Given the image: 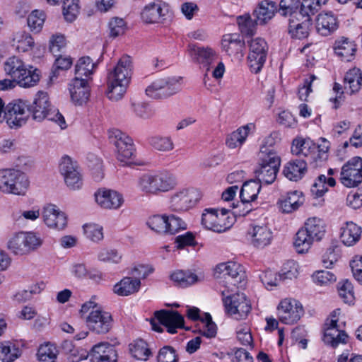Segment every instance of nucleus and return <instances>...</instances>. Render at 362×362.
<instances>
[{"label": "nucleus", "mask_w": 362, "mask_h": 362, "mask_svg": "<svg viewBox=\"0 0 362 362\" xmlns=\"http://www.w3.org/2000/svg\"><path fill=\"white\" fill-rule=\"evenodd\" d=\"M136 185L146 196H158L174 189L177 180L173 173L166 170L146 173L138 177Z\"/></svg>", "instance_id": "obj_1"}, {"label": "nucleus", "mask_w": 362, "mask_h": 362, "mask_svg": "<svg viewBox=\"0 0 362 362\" xmlns=\"http://www.w3.org/2000/svg\"><path fill=\"white\" fill-rule=\"evenodd\" d=\"M4 69L6 74L21 87H32L40 81V70L32 66L28 69L23 61L18 57H8L4 64Z\"/></svg>", "instance_id": "obj_2"}, {"label": "nucleus", "mask_w": 362, "mask_h": 362, "mask_svg": "<svg viewBox=\"0 0 362 362\" xmlns=\"http://www.w3.org/2000/svg\"><path fill=\"white\" fill-rule=\"evenodd\" d=\"M324 221L317 217L309 218L304 227L298 230L296 234L294 246L298 253L307 252L314 241L320 240L325 234Z\"/></svg>", "instance_id": "obj_3"}, {"label": "nucleus", "mask_w": 362, "mask_h": 362, "mask_svg": "<svg viewBox=\"0 0 362 362\" xmlns=\"http://www.w3.org/2000/svg\"><path fill=\"white\" fill-rule=\"evenodd\" d=\"M258 156L259 165L255 170L258 182L266 185L273 183L280 166V157L274 149L267 146H260Z\"/></svg>", "instance_id": "obj_4"}, {"label": "nucleus", "mask_w": 362, "mask_h": 362, "mask_svg": "<svg viewBox=\"0 0 362 362\" xmlns=\"http://www.w3.org/2000/svg\"><path fill=\"white\" fill-rule=\"evenodd\" d=\"M80 312L82 315L87 314L86 322L90 330L97 334H105L111 329V314L103 310L95 302L90 300L83 303Z\"/></svg>", "instance_id": "obj_5"}, {"label": "nucleus", "mask_w": 362, "mask_h": 362, "mask_svg": "<svg viewBox=\"0 0 362 362\" xmlns=\"http://www.w3.org/2000/svg\"><path fill=\"white\" fill-rule=\"evenodd\" d=\"M30 186L28 175L14 168L0 170V191L4 194L24 195Z\"/></svg>", "instance_id": "obj_6"}, {"label": "nucleus", "mask_w": 362, "mask_h": 362, "mask_svg": "<svg viewBox=\"0 0 362 362\" xmlns=\"http://www.w3.org/2000/svg\"><path fill=\"white\" fill-rule=\"evenodd\" d=\"M30 117V105L18 99L8 103L4 108L3 119L11 128H19L25 124Z\"/></svg>", "instance_id": "obj_7"}, {"label": "nucleus", "mask_w": 362, "mask_h": 362, "mask_svg": "<svg viewBox=\"0 0 362 362\" xmlns=\"http://www.w3.org/2000/svg\"><path fill=\"white\" fill-rule=\"evenodd\" d=\"M215 274H222L225 276L227 287L233 291V287L242 288L245 286L246 274L244 267L235 262H222L217 264L214 269Z\"/></svg>", "instance_id": "obj_8"}, {"label": "nucleus", "mask_w": 362, "mask_h": 362, "mask_svg": "<svg viewBox=\"0 0 362 362\" xmlns=\"http://www.w3.org/2000/svg\"><path fill=\"white\" fill-rule=\"evenodd\" d=\"M229 210L221 209V213L214 209H206L202 216V224L206 228L216 233H223L229 229L233 221V218L228 214Z\"/></svg>", "instance_id": "obj_9"}, {"label": "nucleus", "mask_w": 362, "mask_h": 362, "mask_svg": "<svg viewBox=\"0 0 362 362\" xmlns=\"http://www.w3.org/2000/svg\"><path fill=\"white\" fill-rule=\"evenodd\" d=\"M198 189L186 188L174 193L170 199V209L173 211H186L194 207L201 199Z\"/></svg>", "instance_id": "obj_10"}, {"label": "nucleus", "mask_w": 362, "mask_h": 362, "mask_svg": "<svg viewBox=\"0 0 362 362\" xmlns=\"http://www.w3.org/2000/svg\"><path fill=\"white\" fill-rule=\"evenodd\" d=\"M248 65L252 73L257 74L262 70L266 62L268 45L264 39L258 37L248 42Z\"/></svg>", "instance_id": "obj_11"}, {"label": "nucleus", "mask_w": 362, "mask_h": 362, "mask_svg": "<svg viewBox=\"0 0 362 362\" xmlns=\"http://www.w3.org/2000/svg\"><path fill=\"white\" fill-rule=\"evenodd\" d=\"M155 319L151 320L152 329L158 332H162L163 329L160 325L167 328V331L170 334L177 332V328H181L184 325L183 317L177 311L161 310L156 311L154 313Z\"/></svg>", "instance_id": "obj_12"}, {"label": "nucleus", "mask_w": 362, "mask_h": 362, "mask_svg": "<svg viewBox=\"0 0 362 362\" xmlns=\"http://www.w3.org/2000/svg\"><path fill=\"white\" fill-rule=\"evenodd\" d=\"M89 360L90 362H117V353L115 348L107 342L95 345L90 352L81 349L79 358L75 361Z\"/></svg>", "instance_id": "obj_13"}, {"label": "nucleus", "mask_w": 362, "mask_h": 362, "mask_svg": "<svg viewBox=\"0 0 362 362\" xmlns=\"http://www.w3.org/2000/svg\"><path fill=\"white\" fill-rule=\"evenodd\" d=\"M278 320L286 325L296 323L304 313L302 304L293 298H284L277 306Z\"/></svg>", "instance_id": "obj_14"}, {"label": "nucleus", "mask_w": 362, "mask_h": 362, "mask_svg": "<svg viewBox=\"0 0 362 362\" xmlns=\"http://www.w3.org/2000/svg\"><path fill=\"white\" fill-rule=\"evenodd\" d=\"M109 137L116 147L117 160L127 163L134 156L135 150L132 139L117 129L110 130Z\"/></svg>", "instance_id": "obj_15"}, {"label": "nucleus", "mask_w": 362, "mask_h": 362, "mask_svg": "<svg viewBox=\"0 0 362 362\" xmlns=\"http://www.w3.org/2000/svg\"><path fill=\"white\" fill-rule=\"evenodd\" d=\"M41 240L34 233L20 232L8 242V248L16 255H24L41 245Z\"/></svg>", "instance_id": "obj_16"}, {"label": "nucleus", "mask_w": 362, "mask_h": 362, "mask_svg": "<svg viewBox=\"0 0 362 362\" xmlns=\"http://www.w3.org/2000/svg\"><path fill=\"white\" fill-rule=\"evenodd\" d=\"M180 90L179 80L175 78H163L155 80L146 89V95L154 99L169 97Z\"/></svg>", "instance_id": "obj_17"}, {"label": "nucleus", "mask_w": 362, "mask_h": 362, "mask_svg": "<svg viewBox=\"0 0 362 362\" xmlns=\"http://www.w3.org/2000/svg\"><path fill=\"white\" fill-rule=\"evenodd\" d=\"M340 182L347 187H354L362 182V158L354 157L344 163L340 172Z\"/></svg>", "instance_id": "obj_18"}, {"label": "nucleus", "mask_w": 362, "mask_h": 362, "mask_svg": "<svg viewBox=\"0 0 362 362\" xmlns=\"http://www.w3.org/2000/svg\"><path fill=\"white\" fill-rule=\"evenodd\" d=\"M340 310H334L330 315V320L325 325L323 341L325 344L335 348L340 344H345L348 341L349 337L344 331L340 330L337 327L338 315Z\"/></svg>", "instance_id": "obj_19"}, {"label": "nucleus", "mask_w": 362, "mask_h": 362, "mask_svg": "<svg viewBox=\"0 0 362 362\" xmlns=\"http://www.w3.org/2000/svg\"><path fill=\"white\" fill-rule=\"evenodd\" d=\"M59 172L64 177L66 186L72 190L80 189L83 185L82 176L78 166L69 156L62 158L59 163Z\"/></svg>", "instance_id": "obj_20"}, {"label": "nucleus", "mask_w": 362, "mask_h": 362, "mask_svg": "<svg viewBox=\"0 0 362 362\" xmlns=\"http://www.w3.org/2000/svg\"><path fill=\"white\" fill-rule=\"evenodd\" d=\"M226 312L235 318H243L250 312L251 306L243 293H236L223 298Z\"/></svg>", "instance_id": "obj_21"}, {"label": "nucleus", "mask_w": 362, "mask_h": 362, "mask_svg": "<svg viewBox=\"0 0 362 362\" xmlns=\"http://www.w3.org/2000/svg\"><path fill=\"white\" fill-rule=\"evenodd\" d=\"M325 150L320 149V146L317 145L310 139H303L301 137L293 139L291 146V153L297 156H304L313 160L317 158H321L322 154H325L328 146Z\"/></svg>", "instance_id": "obj_22"}, {"label": "nucleus", "mask_w": 362, "mask_h": 362, "mask_svg": "<svg viewBox=\"0 0 362 362\" xmlns=\"http://www.w3.org/2000/svg\"><path fill=\"white\" fill-rule=\"evenodd\" d=\"M251 244L257 248H264L271 244L273 233L267 224H252L247 232Z\"/></svg>", "instance_id": "obj_23"}, {"label": "nucleus", "mask_w": 362, "mask_h": 362, "mask_svg": "<svg viewBox=\"0 0 362 362\" xmlns=\"http://www.w3.org/2000/svg\"><path fill=\"white\" fill-rule=\"evenodd\" d=\"M187 51L192 59L202 64L207 71L218 57L217 52L210 47H199L194 44H189Z\"/></svg>", "instance_id": "obj_24"}, {"label": "nucleus", "mask_w": 362, "mask_h": 362, "mask_svg": "<svg viewBox=\"0 0 362 362\" xmlns=\"http://www.w3.org/2000/svg\"><path fill=\"white\" fill-rule=\"evenodd\" d=\"M132 73V66L129 57H123L115 68L109 71L107 80L129 86Z\"/></svg>", "instance_id": "obj_25"}, {"label": "nucleus", "mask_w": 362, "mask_h": 362, "mask_svg": "<svg viewBox=\"0 0 362 362\" xmlns=\"http://www.w3.org/2000/svg\"><path fill=\"white\" fill-rule=\"evenodd\" d=\"M95 197L98 204L107 209H117L124 203L123 196L111 189H98L95 193Z\"/></svg>", "instance_id": "obj_26"}, {"label": "nucleus", "mask_w": 362, "mask_h": 362, "mask_svg": "<svg viewBox=\"0 0 362 362\" xmlns=\"http://www.w3.org/2000/svg\"><path fill=\"white\" fill-rule=\"evenodd\" d=\"M42 218L45 224L49 228L62 230L67 224L65 214L54 204H47L43 208Z\"/></svg>", "instance_id": "obj_27"}, {"label": "nucleus", "mask_w": 362, "mask_h": 362, "mask_svg": "<svg viewBox=\"0 0 362 362\" xmlns=\"http://www.w3.org/2000/svg\"><path fill=\"white\" fill-rule=\"evenodd\" d=\"M333 50L341 61L351 62L354 59L357 46L354 41L346 37L337 38L333 45Z\"/></svg>", "instance_id": "obj_28"}, {"label": "nucleus", "mask_w": 362, "mask_h": 362, "mask_svg": "<svg viewBox=\"0 0 362 362\" xmlns=\"http://www.w3.org/2000/svg\"><path fill=\"white\" fill-rule=\"evenodd\" d=\"M168 6L155 2L146 5L141 12V18L145 23H160L165 20Z\"/></svg>", "instance_id": "obj_29"}, {"label": "nucleus", "mask_w": 362, "mask_h": 362, "mask_svg": "<svg viewBox=\"0 0 362 362\" xmlns=\"http://www.w3.org/2000/svg\"><path fill=\"white\" fill-rule=\"evenodd\" d=\"M221 47L229 56L240 58L243 57L245 42L237 33L226 34L221 40Z\"/></svg>", "instance_id": "obj_30"}, {"label": "nucleus", "mask_w": 362, "mask_h": 362, "mask_svg": "<svg viewBox=\"0 0 362 362\" xmlns=\"http://www.w3.org/2000/svg\"><path fill=\"white\" fill-rule=\"evenodd\" d=\"M311 25L310 17L288 18V31L292 38L302 40L309 35Z\"/></svg>", "instance_id": "obj_31"}, {"label": "nucleus", "mask_w": 362, "mask_h": 362, "mask_svg": "<svg viewBox=\"0 0 362 362\" xmlns=\"http://www.w3.org/2000/svg\"><path fill=\"white\" fill-rule=\"evenodd\" d=\"M255 129V125L253 123H248L240 127L226 136V146L230 149L240 148L245 142L250 132Z\"/></svg>", "instance_id": "obj_32"}, {"label": "nucleus", "mask_w": 362, "mask_h": 362, "mask_svg": "<svg viewBox=\"0 0 362 362\" xmlns=\"http://www.w3.org/2000/svg\"><path fill=\"white\" fill-rule=\"evenodd\" d=\"M51 106L48 94L45 92L39 91L30 105V115L34 120L41 122L45 119V113Z\"/></svg>", "instance_id": "obj_33"}, {"label": "nucleus", "mask_w": 362, "mask_h": 362, "mask_svg": "<svg viewBox=\"0 0 362 362\" xmlns=\"http://www.w3.org/2000/svg\"><path fill=\"white\" fill-rule=\"evenodd\" d=\"M307 170L306 161L302 159H294L284 165L282 173L288 180L297 182L303 177Z\"/></svg>", "instance_id": "obj_34"}, {"label": "nucleus", "mask_w": 362, "mask_h": 362, "mask_svg": "<svg viewBox=\"0 0 362 362\" xmlns=\"http://www.w3.org/2000/svg\"><path fill=\"white\" fill-rule=\"evenodd\" d=\"M361 228L352 221L346 222L340 228V240L347 247L355 245L361 238Z\"/></svg>", "instance_id": "obj_35"}, {"label": "nucleus", "mask_w": 362, "mask_h": 362, "mask_svg": "<svg viewBox=\"0 0 362 362\" xmlns=\"http://www.w3.org/2000/svg\"><path fill=\"white\" fill-rule=\"evenodd\" d=\"M72 100L79 105L86 103L90 95V89L87 79L74 78L69 87Z\"/></svg>", "instance_id": "obj_36"}, {"label": "nucleus", "mask_w": 362, "mask_h": 362, "mask_svg": "<svg viewBox=\"0 0 362 362\" xmlns=\"http://www.w3.org/2000/svg\"><path fill=\"white\" fill-rule=\"evenodd\" d=\"M304 198L302 192L295 190L281 196L278 202L279 209L284 213H291L303 204Z\"/></svg>", "instance_id": "obj_37"}, {"label": "nucleus", "mask_w": 362, "mask_h": 362, "mask_svg": "<svg viewBox=\"0 0 362 362\" xmlns=\"http://www.w3.org/2000/svg\"><path fill=\"white\" fill-rule=\"evenodd\" d=\"M338 28V21L332 13H321L316 19V29L323 36H327Z\"/></svg>", "instance_id": "obj_38"}, {"label": "nucleus", "mask_w": 362, "mask_h": 362, "mask_svg": "<svg viewBox=\"0 0 362 362\" xmlns=\"http://www.w3.org/2000/svg\"><path fill=\"white\" fill-rule=\"evenodd\" d=\"M276 11L277 6L274 1L269 0L261 1L255 11L257 18L256 23L265 24L274 17Z\"/></svg>", "instance_id": "obj_39"}, {"label": "nucleus", "mask_w": 362, "mask_h": 362, "mask_svg": "<svg viewBox=\"0 0 362 362\" xmlns=\"http://www.w3.org/2000/svg\"><path fill=\"white\" fill-rule=\"evenodd\" d=\"M12 46L18 52H25L31 50L35 45L32 36L24 30L14 33L11 38Z\"/></svg>", "instance_id": "obj_40"}, {"label": "nucleus", "mask_w": 362, "mask_h": 362, "mask_svg": "<svg viewBox=\"0 0 362 362\" xmlns=\"http://www.w3.org/2000/svg\"><path fill=\"white\" fill-rule=\"evenodd\" d=\"M344 89L354 94L359 91L362 86V74L359 69L353 68L349 70L344 78Z\"/></svg>", "instance_id": "obj_41"}, {"label": "nucleus", "mask_w": 362, "mask_h": 362, "mask_svg": "<svg viewBox=\"0 0 362 362\" xmlns=\"http://www.w3.org/2000/svg\"><path fill=\"white\" fill-rule=\"evenodd\" d=\"M141 286V281L131 277H124L114 286V292L121 296H127L136 293Z\"/></svg>", "instance_id": "obj_42"}, {"label": "nucleus", "mask_w": 362, "mask_h": 362, "mask_svg": "<svg viewBox=\"0 0 362 362\" xmlns=\"http://www.w3.org/2000/svg\"><path fill=\"white\" fill-rule=\"evenodd\" d=\"M22 354V350L14 343L6 341L0 343V360L2 362H13Z\"/></svg>", "instance_id": "obj_43"}, {"label": "nucleus", "mask_w": 362, "mask_h": 362, "mask_svg": "<svg viewBox=\"0 0 362 362\" xmlns=\"http://www.w3.org/2000/svg\"><path fill=\"white\" fill-rule=\"evenodd\" d=\"M261 189V183L255 180L245 182L240 189V197L243 203L255 201Z\"/></svg>", "instance_id": "obj_44"}, {"label": "nucleus", "mask_w": 362, "mask_h": 362, "mask_svg": "<svg viewBox=\"0 0 362 362\" xmlns=\"http://www.w3.org/2000/svg\"><path fill=\"white\" fill-rule=\"evenodd\" d=\"M129 351L136 360L147 361L152 354L148 344L141 339H138L129 344Z\"/></svg>", "instance_id": "obj_45"}, {"label": "nucleus", "mask_w": 362, "mask_h": 362, "mask_svg": "<svg viewBox=\"0 0 362 362\" xmlns=\"http://www.w3.org/2000/svg\"><path fill=\"white\" fill-rule=\"evenodd\" d=\"M300 4V0H281L279 13L283 16H289V18H299L301 16Z\"/></svg>", "instance_id": "obj_46"}, {"label": "nucleus", "mask_w": 362, "mask_h": 362, "mask_svg": "<svg viewBox=\"0 0 362 362\" xmlns=\"http://www.w3.org/2000/svg\"><path fill=\"white\" fill-rule=\"evenodd\" d=\"M96 67L95 63L89 57H83L80 58L75 67V78L84 79L83 77H88L93 74V70Z\"/></svg>", "instance_id": "obj_47"}, {"label": "nucleus", "mask_w": 362, "mask_h": 362, "mask_svg": "<svg viewBox=\"0 0 362 362\" xmlns=\"http://www.w3.org/2000/svg\"><path fill=\"white\" fill-rule=\"evenodd\" d=\"M59 354L57 346L51 342L41 344L37 350V356L41 362H54Z\"/></svg>", "instance_id": "obj_48"}, {"label": "nucleus", "mask_w": 362, "mask_h": 362, "mask_svg": "<svg viewBox=\"0 0 362 362\" xmlns=\"http://www.w3.org/2000/svg\"><path fill=\"white\" fill-rule=\"evenodd\" d=\"M336 181L332 177L320 175L317 177L311 187V192L316 197H322L328 190V187H334Z\"/></svg>", "instance_id": "obj_49"}, {"label": "nucleus", "mask_w": 362, "mask_h": 362, "mask_svg": "<svg viewBox=\"0 0 362 362\" xmlns=\"http://www.w3.org/2000/svg\"><path fill=\"white\" fill-rule=\"evenodd\" d=\"M45 18V14L42 11H33L27 18V24L30 31L35 33H40L42 29Z\"/></svg>", "instance_id": "obj_50"}, {"label": "nucleus", "mask_w": 362, "mask_h": 362, "mask_svg": "<svg viewBox=\"0 0 362 362\" xmlns=\"http://www.w3.org/2000/svg\"><path fill=\"white\" fill-rule=\"evenodd\" d=\"M127 86L128 85L107 80L106 95L110 100L118 101L124 96Z\"/></svg>", "instance_id": "obj_51"}, {"label": "nucleus", "mask_w": 362, "mask_h": 362, "mask_svg": "<svg viewBox=\"0 0 362 362\" xmlns=\"http://www.w3.org/2000/svg\"><path fill=\"white\" fill-rule=\"evenodd\" d=\"M146 225L151 230L160 234H166L167 215L155 214L148 217Z\"/></svg>", "instance_id": "obj_52"}, {"label": "nucleus", "mask_w": 362, "mask_h": 362, "mask_svg": "<svg viewBox=\"0 0 362 362\" xmlns=\"http://www.w3.org/2000/svg\"><path fill=\"white\" fill-rule=\"evenodd\" d=\"M148 143L154 149L166 152L174 148V144L170 137L153 136L148 139Z\"/></svg>", "instance_id": "obj_53"}, {"label": "nucleus", "mask_w": 362, "mask_h": 362, "mask_svg": "<svg viewBox=\"0 0 362 362\" xmlns=\"http://www.w3.org/2000/svg\"><path fill=\"white\" fill-rule=\"evenodd\" d=\"M171 280L178 286L187 287L197 281V276L192 273H186L182 270L174 272L170 275Z\"/></svg>", "instance_id": "obj_54"}, {"label": "nucleus", "mask_w": 362, "mask_h": 362, "mask_svg": "<svg viewBox=\"0 0 362 362\" xmlns=\"http://www.w3.org/2000/svg\"><path fill=\"white\" fill-rule=\"evenodd\" d=\"M63 14L67 21L72 22L78 13V0H63Z\"/></svg>", "instance_id": "obj_55"}, {"label": "nucleus", "mask_w": 362, "mask_h": 362, "mask_svg": "<svg viewBox=\"0 0 362 362\" xmlns=\"http://www.w3.org/2000/svg\"><path fill=\"white\" fill-rule=\"evenodd\" d=\"M300 5V17H310L320 9L322 0H303Z\"/></svg>", "instance_id": "obj_56"}, {"label": "nucleus", "mask_w": 362, "mask_h": 362, "mask_svg": "<svg viewBox=\"0 0 362 362\" xmlns=\"http://www.w3.org/2000/svg\"><path fill=\"white\" fill-rule=\"evenodd\" d=\"M98 257L103 262L118 264L122 260V255L116 249L103 248L99 252Z\"/></svg>", "instance_id": "obj_57"}, {"label": "nucleus", "mask_w": 362, "mask_h": 362, "mask_svg": "<svg viewBox=\"0 0 362 362\" xmlns=\"http://www.w3.org/2000/svg\"><path fill=\"white\" fill-rule=\"evenodd\" d=\"M339 296L346 303H352L354 300V287L349 280H344L339 283Z\"/></svg>", "instance_id": "obj_58"}, {"label": "nucleus", "mask_w": 362, "mask_h": 362, "mask_svg": "<svg viewBox=\"0 0 362 362\" xmlns=\"http://www.w3.org/2000/svg\"><path fill=\"white\" fill-rule=\"evenodd\" d=\"M312 279L315 284L319 286H327L337 279L336 276L329 271L320 270L312 275Z\"/></svg>", "instance_id": "obj_59"}, {"label": "nucleus", "mask_w": 362, "mask_h": 362, "mask_svg": "<svg viewBox=\"0 0 362 362\" xmlns=\"http://www.w3.org/2000/svg\"><path fill=\"white\" fill-rule=\"evenodd\" d=\"M166 234H175L180 230L187 228L186 223L180 218L175 216H167Z\"/></svg>", "instance_id": "obj_60"}, {"label": "nucleus", "mask_w": 362, "mask_h": 362, "mask_svg": "<svg viewBox=\"0 0 362 362\" xmlns=\"http://www.w3.org/2000/svg\"><path fill=\"white\" fill-rule=\"evenodd\" d=\"M240 31L247 36H251L255 33V22L250 16H243L238 18Z\"/></svg>", "instance_id": "obj_61"}, {"label": "nucleus", "mask_w": 362, "mask_h": 362, "mask_svg": "<svg viewBox=\"0 0 362 362\" xmlns=\"http://www.w3.org/2000/svg\"><path fill=\"white\" fill-rule=\"evenodd\" d=\"M84 233L88 238L93 242H98L103 239V227L95 224L89 223L83 226Z\"/></svg>", "instance_id": "obj_62"}, {"label": "nucleus", "mask_w": 362, "mask_h": 362, "mask_svg": "<svg viewBox=\"0 0 362 362\" xmlns=\"http://www.w3.org/2000/svg\"><path fill=\"white\" fill-rule=\"evenodd\" d=\"M178 360L175 349L170 346L161 348L157 355L158 362H177Z\"/></svg>", "instance_id": "obj_63"}, {"label": "nucleus", "mask_w": 362, "mask_h": 362, "mask_svg": "<svg viewBox=\"0 0 362 362\" xmlns=\"http://www.w3.org/2000/svg\"><path fill=\"white\" fill-rule=\"evenodd\" d=\"M66 45L65 37L61 34L53 35L49 40V50L55 56H57Z\"/></svg>", "instance_id": "obj_64"}]
</instances>
